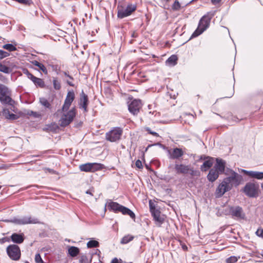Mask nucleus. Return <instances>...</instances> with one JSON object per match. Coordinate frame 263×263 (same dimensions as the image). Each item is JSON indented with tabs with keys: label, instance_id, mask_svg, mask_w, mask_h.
Listing matches in <instances>:
<instances>
[{
	"label": "nucleus",
	"instance_id": "f257e3e1",
	"mask_svg": "<svg viewBox=\"0 0 263 263\" xmlns=\"http://www.w3.org/2000/svg\"><path fill=\"white\" fill-rule=\"evenodd\" d=\"M242 180V176L236 172L233 173V174L229 177L224 178L216 190V197H222L225 193L230 191L233 186L236 187L238 186Z\"/></svg>",
	"mask_w": 263,
	"mask_h": 263
},
{
	"label": "nucleus",
	"instance_id": "f03ea898",
	"mask_svg": "<svg viewBox=\"0 0 263 263\" xmlns=\"http://www.w3.org/2000/svg\"><path fill=\"white\" fill-rule=\"evenodd\" d=\"M216 11L208 12L200 20L198 26L192 34L191 37H195L202 33L210 26L212 17L215 15Z\"/></svg>",
	"mask_w": 263,
	"mask_h": 263
},
{
	"label": "nucleus",
	"instance_id": "7ed1b4c3",
	"mask_svg": "<svg viewBox=\"0 0 263 263\" xmlns=\"http://www.w3.org/2000/svg\"><path fill=\"white\" fill-rule=\"evenodd\" d=\"M107 206L108 210L111 211H113L116 213L121 212L123 215H129L133 219H135V214L131 210L120 204L118 202L109 200V201L105 204V206Z\"/></svg>",
	"mask_w": 263,
	"mask_h": 263
},
{
	"label": "nucleus",
	"instance_id": "20e7f679",
	"mask_svg": "<svg viewBox=\"0 0 263 263\" xmlns=\"http://www.w3.org/2000/svg\"><path fill=\"white\" fill-rule=\"evenodd\" d=\"M242 191L248 197L250 198H256L259 195V183L257 182H248L243 188Z\"/></svg>",
	"mask_w": 263,
	"mask_h": 263
},
{
	"label": "nucleus",
	"instance_id": "39448f33",
	"mask_svg": "<svg viewBox=\"0 0 263 263\" xmlns=\"http://www.w3.org/2000/svg\"><path fill=\"white\" fill-rule=\"evenodd\" d=\"M136 9L137 6L135 4H129L126 7L118 5L117 7V16L119 18H123L128 16L135 11Z\"/></svg>",
	"mask_w": 263,
	"mask_h": 263
},
{
	"label": "nucleus",
	"instance_id": "423d86ee",
	"mask_svg": "<svg viewBox=\"0 0 263 263\" xmlns=\"http://www.w3.org/2000/svg\"><path fill=\"white\" fill-rule=\"evenodd\" d=\"M7 221L17 225H25L31 223H41L40 221L37 218L31 217V216H24L22 218L15 217L9 220H8Z\"/></svg>",
	"mask_w": 263,
	"mask_h": 263
},
{
	"label": "nucleus",
	"instance_id": "0eeeda50",
	"mask_svg": "<svg viewBox=\"0 0 263 263\" xmlns=\"http://www.w3.org/2000/svg\"><path fill=\"white\" fill-rule=\"evenodd\" d=\"M123 134V129L120 127H115L111 130L106 133L105 138L106 140L111 142H115L119 141Z\"/></svg>",
	"mask_w": 263,
	"mask_h": 263
},
{
	"label": "nucleus",
	"instance_id": "6e6552de",
	"mask_svg": "<svg viewBox=\"0 0 263 263\" xmlns=\"http://www.w3.org/2000/svg\"><path fill=\"white\" fill-rule=\"evenodd\" d=\"M10 92L8 88L0 83V101L5 104L12 105L14 101L10 96Z\"/></svg>",
	"mask_w": 263,
	"mask_h": 263
},
{
	"label": "nucleus",
	"instance_id": "1a4fd4ad",
	"mask_svg": "<svg viewBox=\"0 0 263 263\" xmlns=\"http://www.w3.org/2000/svg\"><path fill=\"white\" fill-rule=\"evenodd\" d=\"M6 252L9 258L13 260L17 261L21 258V250L17 245H9L6 248Z\"/></svg>",
	"mask_w": 263,
	"mask_h": 263
},
{
	"label": "nucleus",
	"instance_id": "9d476101",
	"mask_svg": "<svg viewBox=\"0 0 263 263\" xmlns=\"http://www.w3.org/2000/svg\"><path fill=\"white\" fill-rule=\"evenodd\" d=\"M76 115L75 107L72 108L66 113H64L60 120V125L62 127L68 126L73 121Z\"/></svg>",
	"mask_w": 263,
	"mask_h": 263
},
{
	"label": "nucleus",
	"instance_id": "9b49d317",
	"mask_svg": "<svg viewBox=\"0 0 263 263\" xmlns=\"http://www.w3.org/2000/svg\"><path fill=\"white\" fill-rule=\"evenodd\" d=\"M104 168V165L98 163H86L79 165V169L82 172H95Z\"/></svg>",
	"mask_w": 263,
	"mask_h": 263
},
{
	"label": "nucleus",
	"instance_id": "f8f14e48",
	"mask_svg": "<svg viewBox=\"0 0 263 263\" xmlns=\"http://www.w3.org/2000/svg\"><path fill=\"white\" fill-rule=\"evenodd\" d=\"M142 107L141 100L140 99H133L128 105L129 111L134 116L138 114Z\"/></svg>",
	"mask_w": 263,
	"mask_h": 263
},
{
	"label": "nucleus",
	"instance_id": "ddd939ff",
	"mask_svg": "<svg viewBox=\"0 0 263 263\" xmlns=\"http://www.w3.org/2000/svg\"><path fill=\"white\" fill-rule=\"evenodd\" d=\"M229 212L233 218L237 219H244L246 216L242 208L239 206H230Z\"/></svg>",
	"mask_w": 263,
	"mask_h": 263
},
{
	"label": "nucleus",
	"instance_id": "4468645a",
	"mask_svg": "<svg viewBox=\"0 0 263 263\" xmlns=\"http://www.w3.org/2000/svg\"><path fill=\"white\" fill-rule=\"evenodd\" d=\"M75 98V95L73 91H69L68 92L66 98L64 101V104L62 107L61 110H59V111L65 112L68 111L71 103L73 101Z\"/></svg>",
	"mask_w": 263,
	"mask_h": 263
},
{
	"label": "nucleus",
	"instance_id": "2eb2a0df",
	"mask_svg": "<svg viewBox=\"0 0 263 263\" xmlns=\"http://www.w3.org/2000/svg\"><path fill=\"white\" fill-rule=\"evenodd\" d=\"M175 169L177 174H187L190 171H191V174H193V170L191 168L190 165H186L183 164H176L175 165Z\"/></svg>",
	"mask_w": 263,
	"mask_h": 263
},
{
	"label": "nucleus",
	"instance_id": "dca6fc26",
	"mask_svg": "<svg viewBox=\"0 0 263 263\" xmlns=\"http://www.w3.org/2000/svg\"><path fill=\"white\" fill-rule=\"evenodd\" d=\"M88 98L87 95H86L83 90L80 93V101L79 102V105L80 106V108H83L84 109V112H87V106L88 104Z\"/></svg>",
	"mask_w": 263,
	"mask_h": 263
},
{
	"label": "nucleus",
	"instance_id": "f3484780",
	"mask_svg": "<svg viewBox=\"0 0 263 263\" xmlns=\"http://www.w3.org/2000/svg\"><path fill=\"white\" fill-rule=\"evenodd\" d=\"M153 219L155 221V224L158 227H161V224L164 222L165 218L164 215L161 214V212L158 210L157 212H153L151 214Z\"/></svg>",
	"mask_w": 263,
	"mask_h": 263
},
{
	"label": "nucleus",
	"instance_id": "a211bd4d",
	"mask_svg": "<svg viewBox=\"0 0 263 263\" xmlns=\"http://www.w3.org/2000/svg\"><path fill=\"white\" fill-rule=\"evenodd\" d=\"M168 158L171 159H178L183 155V152L181 148H174L172 152L168 151Z\"/></svg>",
	"mask_w": 263,
	"mask_h": 263
},
{
	"label": "nucleus",
	"instance_id": "6ab92c4d",
	"mask_svg": "<svg viewBox=\"0 0 263 263\" xmlns=\"http://www.w3.org/2000/svg\"><path fill=\"white\" fill-rule=\"evenodd\" d=\"M216 164L213 168L216 169L220 174H223L225 171L226 161L220 158H216Z\"/></svg>",
	"mask_w": 263,
	"mask_h": 263
},
{
	"label": "nucleus",
	"instance_id": "aec40b11",
	"mask_svg": "<svg viewBox=\"0 0 263 263\" xmlns=\"http://www.w3.org/2000/svg\"><path fill=\"white\" fill-rule=\"evenodd\" d=\"M10 240L14 243L21 244L25 240V235L24 233H14L10 236Z\"/></svg>",
	"mask_w": 263,
	"mask_h": 263
},
{
	"label": "nucleus",
	"instance_id": "412c9836",
	"mask_svg": "<svg viewBox=\"0 0 263 263\" xmlns=\"http://www.w3.org/2000/svg\"><path fill=\"white\" fill-rule=\"evenodd\" d=\"M241 172L252 178H254L257 179H263V172L249 171L245 170H242Z\"/></svg>",
	"mask_w": 263,
	"mask_h": 263
},
{
	"label": "nucleus",
	"instance_id": "4be33fe9",
	"mask_svg": "<svg viewBox=\"0 0 263 263\" xmlns=\"http://www.w3.org/2000/svg\"><path fill=\"white\" fill-rule=\"evenodd\" d=\"M220 174L216 169L212 168L207 175V179L210 182H213L218 178Z\"/></svg>",
	"mask_w": 263,
	"mask_h": 263
},
{
	"label": "nucleus",
	"instance_id": "5701e85b",
	"mask_svg": "<svg viewBox=\"0 0 263 263\" xmlns=\"http://www.w3.org/2000/svg\"><path fill=\"white\" fill-rule=\"evenodd\" d=\"M206 158L207 160H205L203 164L201 166L200 168L202 172H206L208 169L211 168L213 164V158L207 157Z\"/></svg>",
	"mask_w": 263,
	"mask_h": 263
},
{
	"label": "nucleus",
	"instance_id": "b1692460",
	"mask_svg": "<svg viewBox=\"0 0 263 263\" xmlns=\"http://www.w3.org/2000/svg\"><path fill=\"white\" fill-rule=\"evenodd\" d=\"M2 114L3 116L7 119L14 120L18 118V116L10 112L9 110L7 108L3 109Z\"/></svg>",
	"mask_w": 263,
	"mask_h": 263
},
{
	"label": "nucleus",
	"instance_id": "393cba45",
	"mask_svg": "<svg viewBox=\"0 0 263 263\" xmlns=\"http://www.w3.org/2000/svg\"><path fill=\"white\" fill-rule=\"evenodd\" d=\"M178 58L176 55L173 54L166 61V64L169 66H174L177 63Z\"/></svg>",
	"mask_w": 263,
	"mask_h": 263
},
{
	"label": "nucleus",
	"instance_id": "a878e982",
	"mask_svg": "<svg viewBox=\"0 0 263 263\" xmlns=\"http://www.w3.org/2000/svg\"><path fill=\"white\" fill-rule=\"evenodd\" d=\"M68 251L69 255L73 257L77 256L79 254L80 250L78 247L71 246L69 247Z\"/></svg>",
	"mask_w": 263,
	"mask_h": 263
},
{
	"label": "nucleus",
	"instance_id": "bb28decb",
	"mask_svg": "<svg viewBox=\"0 0 263 263\" xmlns=\"http://www.w3.org/2000/svg\"><path fill=\"white\" fill-rule=\"evenodd\" d=\"M32 82L36 87L44 88L45 86L44 81L42 79L37 77L35 78V80H33Z\"/></svg>",
	"mask_w": 263,
	"mask_h": 263
},
{
	"label": "nucleus",
	"instance_id": "cd10ccee",
	"mask_svg": "<svg viewBox=\"0 0 263 263\" xmlns=\"http://www.w3.org/2000/svg\"><path fill=\"white\" fill-rule=\"evenodd\" d=\"M134 237L131 235H126L124 236L121 240L120 243L122 245L127 244L130 241H132Z\"/></svg>",
	"mask_w": 263,
	"mask_h": 263
},
{
	"label": "nucleus",
	"instance_id": "c85d7f7f",
	"mask_svg": "<svg viewBox=\"0 0 263 263\" xmlns=\"http://www.w3.org/2000/svg\"><path fill=\"white\" fill-rule=\"evenodd\" d=\"M53 86L55 90H59L61 88V82L58 78H53Z\"/></svg>",
	"mask_w": 263,
	"mask_h": 263
},
{
	"label": "nucleus",
	"instance_id": "c756f323",
	"mask_svg": "<svg viewBox=\"0 0 263 263\" xmlns=\"http://www.w3.org/2000/svg\"><path fill=\"white\" fill-rule=\"evenodd\" d=\"M40 103L42 105L44 106L46 108H51V104L49 101L45 98H40Z\"/></svg>",
	"mask_w": 263,
	"mask_h": 263
},
{
	"label": "nucleus",
	"instance_id": "7c9ffc66",
	"mask_svg": "<svg viewBox=\"0 0 263 263\" xmlns=\"http://www.w3.org/2000/svg\"><path fill=\"white\" fill-rule=\"evenodd\" d=\"M3 48L10 52L16 50V48L12 44H6L4 45Z\"/></svg>",
	"mask_w": 263,
	"mask_h": 263
},
{
	"label": "nucleus",
	"instance_id": "2f4dec72",
	"mask_svg": "<svg viewBox=\"0 0 263 263\" xmlns=\"http://www.w3.org/2000/svg\"><path fill=\"white\" fill-rule=\"evenodd\" d=\"M99 243L98 241L95 240H89L87 243V246L88 248H96L99 247Z\"/></svg>",
	"mask_w": 263,
	"mask_h": 263
},
{
	"label": "nucleus",
	"instance_id": "473e14b6",
	"mask_svg": "<svg viewBox=\"0 0 263 263\" xmlns=\"http://www.w3.org/2000/svg\"><path fill=\"white\" fill-rule=\"evenodd\" d=\"M149 211L151 214L153 213V212H155L158 211L159 210L156 208V206L155 203L150 200L149 201Z\"/></svg>",
	"mask_w": 263,
	"mask_h": 263
},
{
	"label": "nucleus",
	"instance_id": "72a5a7b5",
	"mask_svg": "<svg viewBox=\"0 0 263 263\" xmlns=\"http://www.w3.org/2000/svg\"><path fill=\"white\" fill-rule=\"evenodd\" d=\"M0 71L5 73H9L10 72V68L5 65L0 63Z\"/></svg>",
	"mask_w": 263,
	"mask_h": 263
},
{
	"label": "nucleus",
	"instance_id": "f704fd0d",
	"mask_svg": "<svg viewBox=\"0 0 263 263\" xmlns=\"http://www.w3.org/2000/svg\"><path fill=\"white\" fill-rule=\"evenodd\" d=\"M91 259H89L86 255H82L80 257V263H91Z\"/></svg>",
	"mask_w": 263,
	"mask_h": 263
},
{
	"label": "nucleus",
	"instance_id": "c9c22d12",
	"mask_svg": "<svg viewBox=\"0 0 263 263\" xmlns=\"http://www.w3.org/2000/svg\"><path fill=\"white\" fill-rule=\"evenodd\" d=\"M180 4L179 2L177 1H176L172 6V8L174 11L179 10L180 9Z\"/></svg>",
	"mask_w": 263,
	"mask_h": 263
},
{
	"label": "nucleus",
	"instance_id": "e433bc0d",
	"mask_svg": "<svg viewBox=\"0 0 263 263\" xmlns=\"http://www.w3.org/2000/svg\"><path fill=\"white\" fill-rule=\"evenodd\" d=\"M53 71H55L57 74L61 71L60 67L58 65H50Z\"/></svg>",
	"mask_w": 263,
	"mask_h": 263
},
{
	"label": "nucleus",
	"instance_id": "4c0bfd02",
	"mask_svg": "<svg viewBox=\"0 0 263 263\" xmlns=\"http://www.w3.org/2000/svg\"><path fill=\"white\" fill-rule=\"evenodd\" d=\"M10 55V53L3 50H0V59H3Z\"/></svg>",
	"mask_w": 263,
	"mask_h": 263
},
{
	"label": "nucleus",
	"instance_id": "58836bf2",
	"mask_svg": "<svg viewBox=\"0 0 263 263\" xmlns=\"http://www.w3.org/2000/svg\"><path fill=\"white\" fill-rule=\"evenodd\" d=\"M237 258L235 256H231L227 259V263H234L237 261Z\"/></svg>",
	"mask_w": 263,
	"mask_h": 263
},
{
	"label": "nucleus",
	"instance_id": "ea45409f",
	"mask_svg": "<svg viewBox=\"0 0 263 263\" xmlns=\"http://www.w3.org/2000/svg\"><path fill=\"white\" fill-rule=\"evenodd\" d=\"M41 70L45 74H48V70L46 68V67L44 66V65L42 63H41L39 66H38Z\"/></svg>",
	"mask_w": 263,
	"mask_h": 263
},
{
	"label": "nucleus",
	"instance_id": "a19ab883",
	"mask_svg": "<svg viewBox=\"0 0 263 263\" xmlns=\"http://www.w3.org/2000/svg\"><path fill=\"white\" fill-rule=\"evenodd\" d=\"M35 261L36 263H44L43 260L40 254H36L35 256Z\"/></svg>",
	"mask_w": 263,
	"mask_h": 263
},
{
	"label": "nucleus",
	"instance_id": "79ce46f5",
	"mask_svg": "<svg viewBox=\"0 0 263 263\" xmlns=\"http://www.w3.org/2000/svg\"><path fill=\"white\" fill-rule=\"evenodd\" d=\"M233 173H235L233 170L229 168H225L224 172L223 174H224L227 176H230L233 174Z\"/></svg>",
	"mask_w": 263,
	"mask_h": 263
},
{
	"label": "nucleus",
	"instance_id": "37998d69",
	"mask_svg": "<svg viewBox=\"0 0 263 263\" xmlns=\"http://www.w3.org/2000/svg\"><path fill=\"white\" fill-rule=\"evenodd\" d=\"M10 241V238L8 237H4L0 239V243L3 244L6 242H9Z\"/></svg>",
	"mask_w": 263,
	"mask_h": 263
},
{
	"label": "nucleus",
	"instance_id": "c03bdc74",
	"mask_svg": "<svg viewBox=\"0 0 263 263\" xmlns=\"http://www.w3.org/2000/svg\"><path fill=\"white\" fill-rule=\"evenodd\" d=\"M135 165L136 167L139 169H141L143 168L142 162L139 159L136 161Z\"/></svg>",
	"mask_w": 263,
	"mask_h": 263
},
{
	"label": "nucleus",
	"instance_id": "a18cd8bd",
	"mask_svg": "<svg viewBox=\"0 0 263 263\" xmlns=\"http://www.w3.org/2000/svg\"><path fill=\"white\" fill-rule=\"evenodd\" d=\"M256 234L258 236L263 238V229H258L256 232Z\"/></svg>",
	"mask_w": 263,
	"mask_h": 263
},
{
	"label": "nucleus",
	"instance_id": "49530a36",
	"mask_svg": "<svg viewBox=\"0 0 263 263\" xmlns=\"http://www.w3.org/2000/svg\"><path fill=\"white\" fill-rule=\"evenodd\" d=\"M146 131H147V132H148V133L149 134H151V135H153V136H156V137H157V136H159V135H158V133H156V132H155L151 131V129H150V128H147L146 129Z\"/></svg>",
	"mask_w": 263,
	"mask_h": 263
},
{
	"label": "nucleus",
	"instance_id": "de8ad7c7",
	"mask_svg": "<svg viewBox=\"0 0 263 263\" xmlns=\"http://www.w3.org/2000/svg\"><path fill=\"white\" fill-rule=\"evenodd\" d=\"M62 72L64 74V76L68 77L70 80H73V77L69 74L68 71H62Z\"/></svg>",
	"mask_w": 263,
	"mask_h": 263
},
{
	"label": "nucleus",
	"instance_id": "09e8293b",
	"mask_svg": "<svg viewBox=\"0 0 263 263\" xmlns=\"http://www.w3.org/2000/svg\"><path fill=\"white\" fill-rule=\"evenodd\" d=\"M28 115H29V116H33L35 117H37V112H34L33 111H29L28 112Z\"/></svg>",
	"mask_w": 263,
	"mask_h": 263
},
{
	"label": "nucleus",
	"instance_id": "8fccbe9b",
	"mask_svg": "<svg viewBox=\"0 0 263 263\" xmlns=\"http://www.w3.org/2000/svg\"><path fill=\"white\" fill-rule=\"evenodd\" d=\"M160 145L161 147H163V148H164V147H165L163 144H161V143H156V144H154L153 145ZM152 145H148V146L146 148V149H145V152L147 151V149H148V147H150V146H152Z\"/></svg>",
	"mask_w": 263,
	"mask_h": 263
},
{
	"label": "nucleus",
	"instance_id": "3c124183",
	"mask_svg": "<svg viewBox=\"0 0 263 263\" xmlns=\"http://www.w3.org/2000/svg\"><path fill=\"white\" fill-rule=\"evenodd\" d=\"M29 77L28 78L29 79L32 81L34 80L36 78V77L34 76L33 74H29Z\"/></svg>",
	"mask_w": 263,
	"mask_h": 263
},
{
	"label": "nucleus",
	"instance_id": "603ef678",
	"mask_svg": "<svg viewBox=\"0 0 263 263\" xmlns=\"http://www.w3.org/2000/svg\"><path fill=\"white\" fill-rule=\"evenodd\" d=\"M33 64L37 67L39 66V65H40V64L41 63L37 61H34L33 62H32Z\"/></svg>",
	"mask_w": 263,
	"mask_h": 263
},
{
	"label": "nucleus",
	"instance_id": "864d4df0",
	"mask_svg": "<svg viewBox=\"0 0 263 263\" xmlns=\"http://www.w3.org/2000/svg\"><path fill=\"white\" fill-rule=\"evenodd\" d=\"M24 73L27 75L28 78L29 77V74H32L27 69L24 70Z\"/></svg>",
	"mask_w": 263,
	"mask_h": 263
},
{
	"label": "nucleus",
	"instance_id": "5fc2aeb1",
	"mask_svg": "<svg viewBox=\"0 0 263 263\" xmlns=\"http://www.w3.org/2000/svg\"><path fill=\"white\" fill-rule=\"evenodd\" d=\"M66 83H67V84L70 86H74V84L72 82H71V81H69V80H67L66 81Z\"/></svg>",
	"mask_w": 263,
	"mask_h": 263
},
{
	"label": "nucleus",
	"instance_id": "6e6d98bb",
	"mask_svg": "<svg viewBox=\"0 0 263 263\" xmlns=\"http://www.w3.org/2000/svg\"><path fill=\"white\" fill-rule=\"evenodd\" d=\"M211 1L213 4H216L219 3L221 1V0H211Z\"/></svg>",
	"mask_w": 263,
	"mask_h": 263
},
{
	"label": "nucleus",
	"instance_id": "4d7b16f0",
	"mask_svg": "<svg viewBox=\"0 0 263 263\" xmlns=\"http://www.w3.org/2000/svg\"><path fill=\"white\" fill-rule=\"evenodd\" d=\"M110 263H119V261L117 258H115L112 260Z\"/></svg>",
	"mask_w": 263,
	"mask_h": 263
},
{
	"label": "nucleus",
	"instance_id": "13d9d810",
	"mask_svg": "<svg viewBox=\"0 0 263 263\" xmlns=\"http://www.w3.org/2000/svg\"><path fill=\"white\" fill-rule=\"evenodd\" d=\"M86 193L87 194H89V195H92V190H87L86 192Z\"/></svg>",
	"mask_w": 263,
	"mask_h": 263
},
{
	"label": "nucleus",
	"instance_id": "bf43d9fd",
	"mask_svg": "<svg viewBox=\"0 0 263 263\" xmlns=\"http://www.w3.org/2000/svg\"><path fill=\"white\" fill-rule=\"evenodd\" d=\"M45 170H47L49 172L51 173H53L54 172L53 170L50 169L49 168H46Z\"/></svg>",
	"mask_w": 263,
	"mask_h": 263
},
{
	"label": "nucleus",
	"instance_id": "052dcab7",
	"mask_svg": "<svg viewBox=\"0 0 263 263\" xmlns=\"http://www.w3.org/2000/svg\"><path fill=\"white\" fill-rule=\"evenodd\" d=\"M32 186H34V187H36L37 188H40L39 186L37 185H29V186H27L26 189H28V188H29V187H32Z\"/></svg>",
	"mask_w": 263,
	"mask_h": 263
},
{
	"label": "nucleus",
	"instance_id": "680f3d73",
	"mask_svg": "<svg viewBox=\"0 0 263 263\" xmlns=\"http://www.w3.org/2000/svg\"><path fill=\"white\" fill-rule=\"evenodd\" d=\"M182 247L184 250H186L187 249V247L185 245H183Z\"/></svg>",
	"mask_w": 263,
	"mask_h": 263
},
{
	"label": "nucleus",
	"instance_id": "e2e57ef3",
	"mask_svg": "<svg viewBox=\"0 0 263 263\" xmlns=\"http://www.w3.org/2000/svg\"><path fill=\"white\" fill-rule=\"evenodd\" d=\"M40 155H32L31 156V158H33V157H40Z\"/></svg>",
	"mask_w": 263,
	"mask_h": 263
},
{
	"label": "nucleus",
	"instance_id": "0e129e2a",
	"mask_svg": "<svg viewBox=\"0 0 263 263\" xmlns=\"http://www.w3.org/2000/svg\"><path fill=\"white\" fill-rule=\"evenodd\" d=\"M234 118H235V120H234L235 121H237V122L239 121V120H238V118H236V117H234Z\"/></svg>",
	"mask_w": 263,
	"mask_h": 263
},
{
	"label": "nucleus",
	"instance_id": "69168bd1",
	"mask_svg": "<svg viewBox=\"0 0 263 263\" xmlns=\"http://www.w3.org/2000/svg\"><path fill=\"white\" fill-rule=\"evenodd\" d=\"M132 37H136V36L135 35V33H133V34H132Z\"/></svg>",
	"mask_w": 263,
	"mask_h": 263
},
{
	"label": "nucleus",
	"instance_id": "338daca9",
	"mask_svg": "<svg viewBox=\"0 0 263 263\" xmlns=\"http://www.w3.org/2000/svg\"><path fill=\"white\" fill-rule=\"evenodd\" d=\"M261 187L263 189V183H261Z\"/></svg>",
	"mask_w": 263,
	"mask_h": 263
},
{
	"label": "nucleus",
	"instance_id": "774afa93",
	"mask_svg": "<svg viewBox=\"0 0 263 263\" xmlns=\"http://www.w3.org/2000/svg\"><path fill=\"white\" fill-rule=\"evenodd\" d=\"M262 256L263 257V253L261 254Z\"/></svg>",
	"mask_w": 263,
	"mask_h": 263
}]
</instances>
